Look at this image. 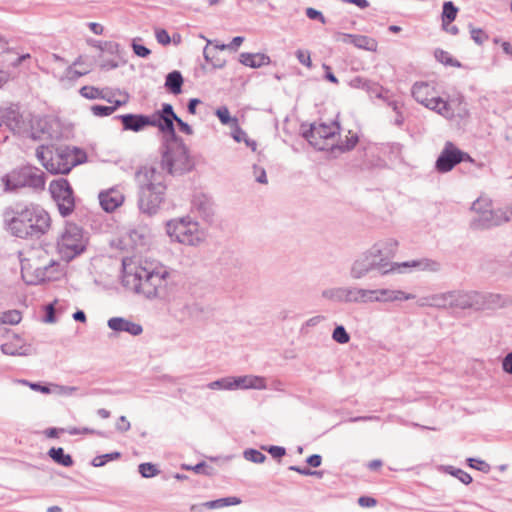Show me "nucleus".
Returning a JSON list of instances; mask_svg holds the SVG:
<instances>
[{"label":"nucleus","mask_w":512,"mask_h":512,"mask_svg":"<svg viewBox=\"0 0 512 512\" xmlns=\"http://www.w3.org/2000/svg\"><path fill=\"white\" fill-rule=\"evenodd\" d=\"M266 382L265 378L260 376H232V389H265Z\"/></svg>","instance_id":"22"},{"label":"nucleus","mask_w":512,"mask_h":512,"mask_svg":"<svg viewBox=\"0 0 512 512\" xmlns=\"http://www.w3.org/2000/svg\"><path fill=\"white\" fill-rule=\"evenodd\" d=\"M169 109L157 114L156 126L162 134L160 167L171 176H181L191 172L195 163L184 140L176 133L174 116Z\"/></svg>","instance_id":"1"},{"label":"nucleus","mask_w":512,"mask_h":512,"mask_svg":"<svg viewBox=\"0 0 512 512\" xmlns=\"http://www.w3.org/2000/svg\"><path fill=\"white\" fill-rule=\"evenodd\" d=\"M332 339L339 344H346L350 341V335L343 325H336L332 332Z\"/></svg>","instance_id":"48"},{"label":"nucleus","mask_w":512,"mask_h":512,"mask_svg":"<svg viewBox=\"0 0 512 512\" xmlns=\"http://www.w3.org/2000/svg\"><path fill=\"white\" fill-rule=\"evenodd\" d=\"M372 273L385 276L393 273L391 263H387L386 258H381V250L377 246H372L360 254L352 263L350 268V277L359 280Z\"/></svg>","instance_id":"7"},{"label":"nucleus","mask_w":512,"mask_h":512,"mask_svg":"<svg viewBox=\"0 0 512 512\" xmlns=\"http://www.w3.org/2000/svg\"><path fill=\"white\" fill-rule=\"evenodd\" d=\"M104 53L112 55L114 58L103 59L99 65L101 70H113L120 66V62L116 60V58L121 59V46L119 43L115 41H104L101 53L98 57L102 58Z\"/></svg>","instance_id":"17"},{"label":"nucleus","mask_w":512,"mask_h":512,"mask_svg":"<svg viewBox=\"0 0 512 512\" xmlns=\"http://www.w3.org/2000/svg\"><path fill=\"white\" fill-rule=\"evenodd\" d=\"M183 83L182 73L178 70H173L166 75L164 86L169 93L179 95L182 93Z\"/></svg>","instance_id":"26"},{"label":"nucleus","mask_w":512,"mask_h":512,"mask_svg":"<svg viewBox=\"0 0 512 512\" xmlns=\"http://www.w3.org/2000/svg\"><path fill=\"white\" fill-rule=\"evenodd\" d=\"M264 449L275 459H280L286 454V449L282 446L270 445Z\"/></svg>","instance_id":"64"},{"label":"nucleus","mask_w":512,"mask_h":512,"mask_svg":"<svg viewBox=\"0 0 512 512\" xmlns=\"http://www.w3.org/2000/svg\"><path fill=\"white\" fill-rule=\"evenodd\" d=\"M363 90L366 91L371 98L375 97L380 100L386 99L387 94L390 93L389 89L370 79H368Z\"/></svg>","instance_id":"33"},{"label":"nucleus","mask_w":512,"mask_h":512,"mask_svg":"<svg viewBox=\"0 0 512 512\" xmlns=\"http://www.w3.org/2000/svg\"><path fill=\"white\" fill-rule=\"evenodd\" d=\"M491 201L488 199L478 198L472 203L471 210L475 211L479 215H482L486 209L491 208Z\"/></svg>","instance_id":"56"},{"label":"nucleus","mask_w":512,"mask_h":512,"mask_svg":"<svg viewBox=\"0 0 512 512\" xmlns=\"http://www.w3.org/2000/svg\"><path fill=\"white\" fill-rule=\"evenodd\" d=\"M434 57L438 62L442 63L445 66H451V67H456V68L462 67V64L460 61L453 58L449 52H447L441 48L435 49Z\"/></svg>","instance_id":"35"},{"label":"nucleus","mask_w":512,"mask_h":512,"mask_svg":"<svg viewBox=\"0 0 512 512\" xmlns=\"http://www.w3.org/2000/svg\"><path fill=\"white\" fill-rule=\"evenodd\" d=\"M215 114L223 125H229L231 123L235 124L238 122L236 117H231L230 112L226 106L217 108Z\"/></svg>","instance_id":"51"},{"label":"nucleus","mask_w":512,"mask_h":512,"mask_svg":"<svg viewBox=\"0 0 512 512\" xmlns=\"http://www.w3.org/2000/svg\"><path fill=\"white\" fill-rule=\"evenodd\" d=\"M342 41L347 44H352L357 48L367 50V51H376L377 50V41L369 36L360 35V34H342Z\"/></svg>","instance_id":"21"},{"label":"nucleus","mask_w":512,"mask_h":512,"mask_svg":"<svg viewBox=\"0 0 512 512\" xmlns=\"http://www.w3.org/2000/svg\"><path fill=\"white\" fill-rule=\"evenodd\" d=\"M135 181L140 212L148 216L156 215L166 198L167 185L164 175L154 166H140L135 172Z\"/></svg>","instance_id":"3"},{"label":"nucleus","mask_w":512,"mask_h":512,"mask_svg":"<svg viewBox=\"0 0 512 512\" xmlns=\"http://www.w3.org/2000/svg\"><path fill=\"white\" fill-rule=\"evenodd\" d=\"M138 472L141 477L149 479L156 477L161 473V470L158 468V465L151 462H144L139 464Z\"/></svg>","instance_id":"38"},{"label":"nucleus","mask_w":512,"mask_h":512,"mask_svg":"<svg viewBox=\"0 0 512 512\" xmlns=\"http://www.w3.org/2000/svg\"><path fill=\"white\" fill-rule=\"evenodd\" d=\"M48 457L56 464L63 467H72L74 465L73 457L65 453L62 447H51L47 452Z\"/></svg>","instance_id":"27"},{"label":"nucleus","mask_w":512,"mask_h":512,"mask_svg":"<svg viewBox=\"0 0 512 512\" xmlns=\"http://www.w3.org/2000/svg\"><path fill=\"white\" fill-rule=\"evenodd\" d=\"M470 37L477 45H483L488 39L489 35L482 28H475L469 24Z\"/></svg>","instance_id":"46"},{"label":"nucleus","mask_w":512,"mask_h":512,"mask_svg":"<svg viewBox=\"0 0 512 512\" xmlns=\"http://www.w3.org/2000/svg\"><path fill=\"white\" fill-rule=\"evenodd\" d=\"M53 150H48L49 161L46 170L51 174H68L75 166L87 161L86 152L76 146L51 145Z\"/></svg>","instance_id":"6"},{"label":"nucleus","mask_w":512,"mask_h":512,"mask_svg":"<svg viewBox=\"0 0 512 512\" xmlns=\"http://www.w3.org/2000/svg\"><path fill=\"white\" fill-rule=\"evenodd\" d=\"M20 383L28 385L33 391L41 392L43 394L51 393L49 385L42 384L41 382H30L28 380H20Z\"/></svg>","instance_id":"60"},{"label":"nucleus","mask_w":512,"mask_h":512,"mask_svg":"<svg viewBox=\"0 0 512 512\" xmlns=\"http://www.w3.org/2000/svg\"><path fill=\"white\" fill-rule=\"evenodd\" d=\"M510 220L507 216L506 212L502 209H486L482 215H479L477 218L473 219L471 222V227L473 229H488L491 227L499 226L503 223H506Z\"/></svg>","instance_id":"15"},{"label":"nucleus","mask_w":512,"mask_h":512,"mask_svg":"<svg viewBox=\"0 0 512 512\" xmlns=\"http://www.w3.org/2000/svg\"><path fill=\"white\" fill-rule=\"evenodd\" d=\"M37 127L35 128L33 125L31 127V130L29 132V137L32 140H40L43 135L49 134L48 131V123L46 120L38 119L36 121Z\"/></svg>","instance_id":"41"},{"label":"nucleus","mask_w":512,"mask_h":512,"mask_svg":"<svg viewBox=\"0 0 512 512\" xmlns=\"http://www.w3.org/2000/svg\"><path fill=\"white\" fill-rule=\"evenodd\" d=\"M212 43H214V42L211 40H207V45L204 47V50H203L204 59L207 63L211 64L214 69H221L225 66V63H226L225 60H221V59L213 60V58H211L208 53V45L212 44Z\"/></svg>","instance_id":"55"},{"label":"nucleus","mask_w":512,"mask_h":512,"mask_svg":"<svg viewBox=\"0 0 512 512\" xmlns=\"http://www.w3.org/2000/svg\"><path fill=\"white\" fill-rule=\"evenodd\" d=\"M239 62L250 68H260L271 63V58L265 53L242 52L239 55Z\"/></svg>","instance_id":"23"},{"label":"nucleus","mask_w":512,"mask_h":512,"mask_svg":"<svg viewBox=\"0 0 512 512\" xmlns=\"http://www.w3.org/2000/svg\"><path fill=\"white\" fill-rule=\"evenodd\" d=\"M107 326L114 332H126L132 336H138L143 332V327L140 324L130 321L124 317L110 318L107 322Z\"/></svg>","instance_id":"18"},{"label":"nucleus","mask_w":512,"mask_h":512,"mask_svg":"<svg viewBox=\"0 0 512 512\" xmlns=\"http://www.w3.org/2000/svg\"><path fill=\"white\" fill-rule=\"evenodd\" d=\"M374 289H364L358 287H349V303H369L373 302Z\"/></svg>","instance_id":"28"},{"label":"nucleus","mask_w":512,"mask_h":512,"mask_svg":"<svg viewBox=\"0 0 512 512\" xmlns=\"http://www.w3.org/2000/svg\"><path fill=\"white\" fill-rule=\"evenodd\" d=\"M45 181V173L31 165L14 169L1 177V182L6 192L16 191L23 187L42 191L45 187Z\"/></svg>","instance_id":"8"},{"label":"nucleus","mask_w":512,"mask_h":512,"mask_svg":"<svg viewBox=\"0 0 512 512\" xmlns=\"http://www.w3.org/2000/svg\"><path fill=\"white\" fill-rule=\"evenodd\" d=\"M443 468L446 473L457 478L464 485H469L473 481L472 476L466 471L462 470L461 468H457L452 465H447L444 466Z\"/></svg>","instance_id":"37"},{"label":"nucleus","mask_w":512,"mask_h":512,"mask_svg":"<svg viewBox=\"0 0 512 512\" xmlns=\"http://www.w3.org/2000/svg\"><path fill=\"white\" fill-rule=\"evenodd\" d=\"M121 457V453L114 451L111 453L102 454L93 458L91 464L94 467H102L109 461L117 460Z\"/></svg>","instance_id":"43"},{"label":"nucleus","mask_w":512,"mask_h":512,"mask_svg":"<svg viewBox=\"0 0 512 512\" xmlns=\"http://www.w3.org/2000/svg\"><path fill=\"white\" fill-rule=\"evenodd\" d=\"M295 55H296V58L298 59V61L302 65L306 66L307 68H311L312 67V61H311V57H310L309 51H303L301 49H298L295 52Z\"/></svg>","instance_id":"62"},{"label":"nucleus","mask_w":512,"mask_h":512,"mask_svg":"<svg viewBox=\"0 0 512 512\" xmlns=\"http://www.w3.org/2000/svg\"><path fill=\"white\" fill-rule=\"evenodd\" d=\"M3 126L15 135H21L27 130L19 103H10L5 107H0V127Z\"/></svg>","instance_id":"13"},{"label":"nucleus","mask_w":512,"mask_h":512,"mask_svg":"<svg viewBox=\"0 0 512 512\" xmlns=\"http://www.w3.org/2000/svg\"><path fill=\"white\" fill-rule=\"evenodd\" d=\"M373 302L380 303H393L413 300L416 298L415 294L408 293L401 289L380 288L374 289Z\"/></svg>","instance_id":"16"},{"label":"nucleus","mask_w":512,"mask_h":512,"mask_svg":"<svg viewBox=\"0 0 512 512\" xmlns=\"http://www.w3.org/2000/svg\"><path fill=\"white\" fill-rule=\"evenodd\" d=\"M349 287L329 288L322 291V297L335 302L349 303Z\"/></svg>","instance_id":"29"},{"label":"nucleus","mask_w":512,"mask_h":512,"mask_svg":"<svg viewBox=\"0 0 512 512\" xmlns=\"http://www.w3.org/2000/svg\"><path fill=\"white\" fill-rule=\"evenodd\" d=\"M21 320H22V314L17 309L5 311L0 315V323L1 324L16 325V324L20 323Z\"/></svg>","instance_id":"40"},{"label":"nucleus","mask_w":512,"mask_h":512,"mask_svg":"<svg viewBox=\"0 0 512 512\" xmlns=\"http://www.w3.org/2000/svg\"><path fill=\"white\" fill-rule=\"evenodd\" d=\"M49 192L62 217L66 218L77 210L74 190L66 178L52 180Z\"/></svg>","instance_id":"11"},{"label":"nucleus","mask_w":512,"mask_h":512,"mask_svg":"<svg viewBox=\"0 0 512 512\" xmlns=\"http://www.w3.org/2000/svg\"><path fill=\"white\" fill-rule=\"evenodd\" d=\"M182 469L191 470V471L195 472L196 474H203L206 476L214 475V468L207 465V463L205 461H201L195 465L183 464Z\"/></svg>","instance_id":"42"},{"label":"nucleus","mask_w":512,"mask_h":512,"mask_svg":"<svg viewBox=\"0 0 512 512\" xmlns=\"http://www.w3.org/2000/svg\"><path fill=\"white\" fill-rule=\"evenodd\" d=\"M359 142V137L357 134H351L350 137H346L344 141H340L336 144H331L329 148V154L336 158L339 154L346 153L352 151L357 143Z\"/></svg>","instance_id":"24"},{"label":"nucleus","mask_w":512,"mask_h":512,"mask_svg":"<svg viewBox=\"0 0 512 512\" xmlns=\"http://www.w3.org/2000/svg\"><path fill=\"white\" fill-rule=\"evenodd\" d=\"M158 113L159 110L154 111L150 115L127 113L116 115L114 119L121 122L123 131H132L137 133L145 130L147 127H155Z\"/></svg>","instance_id":"14"},{"label":"nucleus","mask_w":512,"mask_h":512,"mask_svg":"<svg viewBox=\"0 0 512 512\" xmlns=\"http://www.w3.org/2000/svg\"><path fill=\"white\" fill-rule=\"evenodd\" d=\"M138 41H141V38H135L131 43L134 54L141 58H147L151 54V50L146 46L138 43Z\"/></svg>","instance_id":"53"},{"label":"nucleus","mask_w":512,"mask_h":512,"mask_svg":"<svg viewBox=\"0 0 512 512\" xmlns=\"http://www.w3.org/2000/svg\"><path fill=\"white\" fill-rule=\"evenodd\" d=\"M91 112L96 117H106L114 113V108L105 105L95 104L91 106Z\"/></svg>","instance_id":"58"},{"label":"nucleus","mask_w":512,"mask_h":512,"mask_svg":"<svg viewBox=\"0 0 512 512\" xmlns=\"http://www.w3.org/2000/svg\"><path fill=\"white\" fill-rule=\"evenodd\" d=\"M462 162H469L478 168L483 167V164L477 163L470 154L459 149L452 142L447 141L435 162V169L439 173H447Z\"/></svg>","instance_id":"12"},{"label":"nucleus","mask_w":512,"mask_h":512,"mask_svg":"<svg viewBox=\"0 0 512 512\" xmlns=\"http://www.w3.org/2000/svg\"><path fill=\"white\" fill-rule=\"evenodd\" d=\"M166 232L173 241L185 245L197 246L204 241V233L199 229L198 222L189 216L169 220Z\"/></svg>","instance_id":"10"},{"label":"nucleus","mask_w":512,"mask_h":512,"mask_svg":"<svg viewBox=\"0 0 512 512\" xmlns=\"http://www.w3.org/2000/svg\"><path fill=\"white\" fill-rule=\"evenodd\" d=\"M373 246H377L381 250V258H386L387 263H392L391 259L396 255L398 242L395 239H387L382 242L375 243Z\"/></svg>","instance_id":"30"},{"label":"nucleus","mask_w":512,"mask_h":512,"mask_svg":"<svg viewBox=\"0 0 512 512\" xmlns=\"http://www.w3.org/2000/svg\"><path fill=\"white\" fill-rule=\"evenodd\" d=\"M243 455L246 460L257 464L263 463L267 459L264 453L254 448L246 449Z\"/></svg>","instance_id":"49"},{"label":"nucleus","mask_w":512,"mask_h":512,"mask_svg":"<svg viewBox=\"0 0 512 512\" xmlns=\"http://www.w3.org/2000/svg\"><path fill=\"white\" fill-rule=\"evenodd\" d=\"M387 106L390 107V110H393L396 114L394 125L397 127H401L404 124L405 118L403 115V103L399 100L391 99L389 94H387V98L382 100Z\"/></svg>","instance_id":"32"},{"label":"nucleus","mask_w":512,"mask_h":512,"mask_svg":"<svg viewBox=\"0 0 512 512\" xmlns=\"http://www.w3.org/2000/svg\"><path fill=\"white\" fill-rule=\"evenodd\" d=\"M48 150H53V148H51V145H47V146L40 145L36 149V157L38 158V160L41 162V164L43 165V167L45 169H46V164L49 161Z\"/></svg>","instance_id":"59"},{"label":"nucleus","mask_w":512,"mask_h":512,"mask_svg":"<svg viewBox=\"0 0 512 512\" xmlns=\"http://www.w3.org/2000/svg\"><path fill=\"white\" fill-rule=\"evenodd\" d=\"M194 205L196 209L201 213V215L206 219L210 220L213 216L211 203L207 200L197 199L194 201Z\"/></svg>","instance_id":"44"},{"label":"nucleus","mask_w":512,"mask_h":512,"mask_svg":"<svg viewBox=\"0 0 512 512\" xmlns=\"http://www.w3.org/2000/svg\"><path fill=\"white\" fill-rule=\"evenodd\" d=\"M449 291L431 295V307L449 308Z\"/></svg>","instance_id":"52"},{"label":"nucleus","mask_w":512,"mask_h":512,"mask_svg":"<svg viewBox=\"0 0 512 512\" xmlns=\"http://www.w3.org/2000/svg\"><path fill=\"white\" fill-rule=\"evenodd\" d=\"M155 36L159 44L169 45L171 43V37L169 33L163 28L156 29Z\"/></svg>","instance_id":"63"},{"label":"nucleus","mask_w":512,"mask_h":512,"mask_svg":"<svg viewBox=\"0 0 512 512\" xmlns=\"http://www.w3.org/2000/svg\"><path fill=\"white\" fill-rule=\"evenodd\" d=\"M124 195L117 189L111 188L99 193V202L106 212H113L124 202Z\"/></svg>","instance_id":"20"},{"label":"nucleus","mask_w":512,"mask_h":512,"mask_svg":"<svg viewBox=\"0 0 512 512\" xmlns=\"http://www.w3.org/2000/svg\"><path fill=\"white\" fill-rule=\"evenodd\" d=\"M167 275V271L148 270L138 266L134 273H126L123 276V283L125 286L132 285L136 293L143 294L147 299H154L160 296Z\"/></svg>","instance_id":"4"},{"label":"nucleus","mask_w":512,"mask_h":512,"mask_svg":"<svg viewBox=\"0 0 512 512\" xmlns=\"http://www.w3.org/2000/svg\"><path fill=\"white\" fill-rule=\"evenodd\" d=\"M394 272H402L401 268H415L420 271V259L404 261L401 263H391Z\"/></svg>","instance_id":"54"},{"label":"nucleus","mask_w":512,"mask_h":512,"mask_svg":"<svg viewBox=\"0 0 512 512\" xmlns=\"http://www.w3.org/2000/svg\"><path fill=\"white\" fill-rule=\"evenodd\" d=\"M459 8L452 1H445L442 5V27L450 25L457 17Z\"/></svg>","instance_id":"31"},{"label":"nucleus","mask_w":512,"mask_h":512,"mask_svg":"<svg viewBox=\"0 0 512 512\" xmlns=\"http://www.w3.org/2000/svg\"><path fill=\"white\" fill-rule=\"evenodd\" d=\"M477 292L449 291V308L469 309L476 303Z\"/></svg>","instance_id":"19"},{"label":"nucleus","mask_w":512,"mask_h":512,"mask_svg":"<svg viewBox=\"0 0 512 512\" xmlns=\"http://www.w3.org/2000/svg\"><path fill=\"white\" fill-rule=\"evenodd\" d=\"M466 464L473 469L481 471L483 473H489L491 470V466L484 460L469 457L466 459Z\"/></svg>","instance_id":"50"},{"label":"nucleus","mask_w":512,"mask_h":512,"mask_svg":"<svg viewBox=\"0 0 512 512\" xmlns=\"http://www.w3.org/2000/svg\"><path fill=\"white\" fill-rule=\"evenodd\" d=\"M89 243V233L72 221H66L57 239L56 247L61 259L70 262L83 254Z\"/></svg>","instance_id":"5"},{"label":"nucleus","mask_w":512,"mask_h":512,"mask_svg":"<svg viewBox=\"0 0 512 512\" xmlns=\"http://www.w3.org/2000/svg\"><path fill=\"white\" fill-rule=\"evenodd\" d=\"M215 43V48L219 50L231 49L237 50V48L244 42L243 36H236L232 39L229 44H219L217 40L213 41Z\"/></svg>","instance_id":"57"},{"label":"nucleus","mask_w":512,"mask_h":512,"mask_svg":"<svg viewBox=\"0 0 512 512\" xmlns=\"http://www.w3.org/2000/svg\"><path fill=\"white\" fill-rule=\"evenodd\" d=\"M411 95L416 102L425 106L432 96V89L427 82H415L411 88Z\"/></svg>","instance_id":"25"},{"label":"nucleus","mask_w":512,"mask_h":512,"mask_svg":"<svg viewBox=\"0 0 512 512\" xmlns=\"http://www.w3.org/2000/svg\"><path fill=\"white\" fill-rule=\"evenodd\" d=\"M341 125L337 120H333L330 124L302 123L300 126L301 136L316 150L328 151L330 144L328 141L336 135H340Z\"/></svg>","instance_id":"9"},{"label":"nucleus","mask_w":512,"mask_h":512,"mask_svg":"<svg viewBox=\"0 0 512 512\" xmlns=\"http://www.w3.org/2000/svg\"><path fill=\"white\" fill-rule=\"evenodd\" d=\"M207 387L212 390H233L232 389V376L223 377L210 382Z\"/></svg>","instance_id":"45"},{"label":"nucleus","mask_w":512,"mask_h":512,"mask_svg":"<svg viewBox=\"0 0 512 512\" xmlns=\"http://www.w3.org/2000/svg\"><path fill=\"white\" fill-rule=\"evenodd\" d=\"M3 227L11 236L38 240L51 227L49 213L38 204L17 202L3 210Z\"/></svg>","instance_id":"2"},{"label":"nucleus","mask_w":512,"mask_h":512,"mask_svg":"<svg viewBox=\"0 0 512 512\" xmlns=\"http://www.w3.org/2000/svg\"><path fill=\"white\" fill-rule=\"evenodd\" d=\"M166 109H169L170 111V114H172V116H174V118H176L174 120V124L176 123L179 130L182 132V133H185L187 135H192L193 134V129L192 127L185 121H183L180 117L177 116V114L175 113L174 111V108L173 106L170 104V103H163L161 105V111H166Z\"/></svg>","instance_id":"36"},{"label":"nucleus","mask_w":512,"mask_h":512,"mask_svg":"<svg viewBox=\"0 0 512 512\" xmlns=\"http://www.w3.org/2000/svg\"><path fill=\"white\" fill-rule=\"evenodd\" d=\"M79 92L82 97L89 100L101 98L105 99L107 102H112L111 98H106V95H103L102 91L94 86H83Z\"/></svg>","instance_id":"39"},{"label":"nucleus","mask_w":512,"mask_h":512,"mask_svg":"<svg viewBox=\"0 0 512 512\" xmlns=\"http://www.w3.org/2000/svg\"><path fill=\"white\" fill-rule=\"evenodd\" d=\"M241 503V499L236 496L219 498L203 503L202 505L208 509H217L232 505H238Z\"/></svg>","instance_id":"34"},{"label":"nucleus","mask_w":512,"mask_h":512,"mask_svg":"<svg viewBox=\"0 0 512 512\" xmlns=\"http://www.w3.org/2000/svg\"><path fill=\"white\" fill-rule=\"evenodd\" d=\"M489 301L493 304L500 306V307L512 305V297L511 296H502L500 294H490Z\"/></svg>","instance_id":"61"},{"label":"nucleus","mask_w":512,"mask_h":512,"mask_svg":"<svg viewBox=\"0 0 512 512\" xmlns=\"http://www.w3.org/2000/svg\"><path fill=\"white\" fill-rule=\"evenodd\" d=\"M442 268V265L439 261L431 259V258H421L420 259V271H428V272H439Z\"/></svg>","instance_id":"47"}]
</instances>
